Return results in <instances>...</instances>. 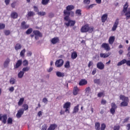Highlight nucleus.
I'll use <instances>...</instances> for the list:
<instances>
[{"label":"nucleus","instance_id":"f257e3e1","mask_svg":"<svg viewBox=\"0 0 130 130\" xmlns=\"http://www.w3.org/2000/svg\"><path fill=\"white\" fill-rule=\"evenodd\" d=\"M75 9L74 5H68L66 10L63 11L64 21H68L70 17H75V12L73 10Z\"/></svg>","mask_w":130,"mask_h":130},{"label":"nucleus","instance_id":"f03ea898","mask_svg":"<svg viewBox=\"0 0 130 130\" xmlns=\"http://www.w3.org/2000/svg\"><path fill=\"white\" fill-rule=\"evenodd\" d=\"M120 99L123 101L120 104L121 107H126V106H128V102H129L128 97L125 96L124 95H120Z\"/></svg>","mask_w":130,"mask_h":130},{"label":"nucleus","instance_id":"7ed1b4c3","mask_svg":"<svg viewBox=\"0 0 130 130\" xmlns=\"http://www.w3.org/2000/svg\"><path fill=\"white\" fill-rule=\"evenodd\" d=\"M94 27H90L88 24L83 25L80 29V31L82 33H87V32H89V33H92Z\"/></svg>","mask_w":130,"mask_h":130},{"label":"nucleus","instance_id":"20e7f679","mask_svg":"<svg viewBox=\"0 0 130 130\" xmlns=\"http://www.w3.org/2000/svg\"><path fill=\"white\" fill-rule=\"evenodd\" d=\"M128 8V3L126 2L125 4L123 6V9L122 12L125 13V16H126V19L128 20L130 19V7Z\"/></svg>","mask_w":130,"mask_h":130},{"label":"nucleus","instance_id":"39448f33","mask_svg":"<svg viewBox=\"0 0 130 130\" xmlns=\"http://www.w3.org/2000/svg\"><path fill=\"white\" fill-rule=\"evenodd\" d=\"M32 33L33 34L30 35V37L33 38V37L35 36V39L36 40H38V39H39V37L41 38L43 36L42 33H41L40 31L38 30H33Z\"/></svg>","mask_w":130,"mask_h":130},{"label":"nucleus","instance_id":"423d86ee","mask_svg":"<svg viewBox=\"0 0 130 130\" xmlns=\"http://www.w3.org/2000/svg\"><path fill=\"white\" fill-rule=\"evenodd\" d=\"M66 22H65L64 23V25H66V26H67V27H74V26H75V25L76 24V20H72L70 19V17L69 19H68V20H65Z\"/></svg>","mask_w":130,"mask_h":130},{"label":"nucleus","instance_id":"0eeeda50","mask_svg":"<svg viewBox=\"0 0 130 130\" xmlns=\"http://www.w3.org/2000/svg\"><path fill=\"white\" fill-rule=\"evenodd\" d=\"M7 120H8V115L7 114H0V121H2L4 124L7 123Z\"/></svg>","mask_w":130,"mask_h":130},{"label":"nucleus","instance_id":"6e6552de","mask_svg":"<svg viewBox=\"0 0 130 130\" xmlns=\"http://www.w3.org/2000/svg\"><path fill=\"white\" fill-rule=\"evenodd\" d=\"M71 102H67L63 106V108L65 109V112L70 113V109H71Z\"/></svg>","mask_w":130,"mask_h":130},{"label":"nucleus","instance_id":"1a4fd4ad","mask_svg":"<svg viewBox=\"0 0 130 130\" xmlns=\"http://www.w3.org/2000/svg\"><path fill=\"white\" fill-rule=\"evenodd\" d=\"M63 63H64L63 60L62 59H59L56 60L55 66L56 68H61V67L63 66Z\"/></svg>","mask_w":130,"mask_h":130},{"label":"nucleus","instance_id":"9d476101","mask_svg":"<svg viewBox=\"0 0 130 130\" xmlns=\"http://www.w3.org/2000/svg\"><path fill=\"white\" fill-rule=\"evenodd\" d=\"M117 109V106L115 104V103H111V108L110 110V113L114 115L115 113V110Z\"/></svg>","mask_w":130,"mask_h":130},{"label":"nucleus","instance_id":"9b49d317","mask_svg":"<svg viewBox=\"0 0 130 130\" xmlns=\"http://www.w3.org/2000/svg\"><path fill=\"white\" fill-rule=\"evenodd\" d=\"M124 63H126L128 67H130V60H126L125 59H122L117 63V66L118 67H120V66H122V64H124Z\"/></svg>","mask_w":130,"mask_h":130},{"label":"nucleus","instance_id":"f8f14e48","mask_svg":"<svg viewBox=\"0 0 130 130\" xmlns=\"http://www.w3.org/2000/svg\"><path fill=\"white\" fill-rule=\"evenodd\" d=\"M102 48H104L106 51H109L110 50V46L109 44L106 43H103L101 45Z\"/></svg>","mask_w":130,"mask_h":130},{"label":"nucleus","instance_id":"ddd939ff","mask_svg":"<svg viewBox=\"0 0 130 130\" xmlns=\"http://www.w3.org/2000/svg\"><path fill=\"white\" fill-rule=\"evenodd\" d=\"M110 55H111V52L101 53L100 54V56L101 58H107V57H109Z\"/></svg>","mask_w":130,"mask_h":130},{"label":"nucleus","instance_id":"4468645a","mask_svg":"<svg viewBox=\"0 0 130 130\" xmlns=\"http://www.w3.org/2000/svg\"><path fill=\"white\" fill-rule=\"evenodd\" d=\"M29 26L28 24H26L25 21H22L20 24V29L22 30H26V29H28Z\"/></svg>","mask_w":130,"mask_h":130},{"label":"nucleus","instance_id":"2eb2a0df","mask_svg":"<svg viewBox=\"0 0 130 130\" xmlns=\"http://www.w3.org/2000/svg\"><path fill=\"white\" fill-rule=\"evenodd\" d=\"M119 24V19L118 18L116 19L114 25L112 28V31H115L116 29L117 28V27Z\"/></svg>","mask_w":130,"mask_h":130},{"label":"nucleus","instance_id":"dca6fc26","mask_svg":"<svg viewBox=\"0 0 130 130\" xmlns=\"http://www.w3.org/2000/svg\"><path fill=\"white\" fill-rule=\"evenodd\" d=\"M96 68L99 69V70H104V68H105V65H104V63H103V62L100 61L97 63Z\"/></svg>","mask_w":130,"mask_h":130},{"label":"nucleus","instance_id":"f3484780","mask_svg":"<svg viewBox=\"0 0 130 130\" xmlns=\"http://www.w3.org/2000/svg\"><path fill=\"white\" fill-rule=\"evenodd\" d=\"M23 114H24V110L23 109V108H21L18 111L16 114V117L17 118H21Z\"/></svg>","mask_w":130,"mask_h":130},{"label":"nucleus","instance_id":"a211bd4d","mask_svg":"<svg viewBox=\"0 0 130 130\" xmlns=\"http://www.w3.org/2000/svg\"><path fill=\"white\" fill-rule=\"evenodd\" d=\"M52 44H56V43H59V38L54 37L52 38L51 40Z\"/></svg>","mask_w":130,"mask_h":130},{"label":"nucleus","instance_id":"6ab92c4d","mask_svg":"<svg viewBox=\"0 0 130 130\" xmlns=\"http://www.w3.org/2000/svg\"><path fill=\"white\" fill-rule=\"evenodd\" d=\"M22 59L17 60L15 65H14V69H19L21 66H22Z\"/></svg>","mask_w":130,"mask_h":130},{"label":"nucleus","instance_id":"aec40b11","mask_svg":"<svg viewBox=\"0 0 130 130\" xmlns=\"http://www.w3.org/2000/svg\"><path fill=\"white\" fill-rule=\"evenodd\" d=\"M88 84V81L85 79H81L79 82V86H85Z\"/></svg>","mask_w":130,"mask_h":130},{"label":"nucleus","instance_id":"412c9836","mask_svg":"<svg viewBox=\"0 0 130 130\" xmlns=\"http://www.w3.org/2000/svg\"><path fill=\"white\" fill-rule=\"evenodd\" d=\"M79 91L80 89H79L78 86L74 87L73 89V95H74V96H76V95H78V94H79Z\"/></svg>","mask_w":130,"mask_h":130},{"label":"nucleus","instance_id":"4be33fe9","mask_svg":"<svg viewBox=\"0 0 130 130\" xmlns=\"http://www.w3.org/2000/svg\"><path fill=\"white\" fill-rule=\"evenodd\" d=\"M115 41V37L114 36H111L109 39V44H110V45H112Z\"/></svg>","mask_w":130,"mask_h":130},{"label":"nucleus","instance_id":"5701e85b","mask_svg":"<svg viewBox=\"0 0 130 130\" xmlns=\"http://www.w3.org/2000/svg\"><path fill=\"white\" fill-rule=\"evenodd\" d=\"M56 127H57V125L56 124H51L48 128V130H55Z\"/></svg>","mask_w":130,"mask_h":130},{"label":"nucleus","instance_id":"b1692460","mask_svg":"<svg viewBox=\"0 0 130 130\" xmlns=\"http://www.w3.org/2000/svg\"><path fill=\"white\" fill-rule=\"evenodd\" d=\"M108 17V14H105L103 15L101 18L102 23H105V22H106V20H107Z\"/></svg>","mask_w":130,"mask_h":130},{"label":"nucleus","instance_id":"393cba45","mask_svg":"<svg viewBox=\"0 0 130 130\" xmlns=\"http://www.w3.org/2000/svg\"><path fill=\"white\" fill-rule=\"evenodd\" d=\"M56 75L57 77H58L59 78H63L65 76L64 73L60 72L59 71L56 72Z\"/></svg>","mask_w":130,"mask_h":130},{"label":"nucleus","instance_id":"a878e982","mask_svg":"<svg viewBox=\"0 0 130 130\" xmlns=\"http://www.w3.org/2000/svg\"><path fill=\"white\" fill-rule=\"evenodd\" d=\"M14 48L16 51H18V50H20V49L22 48V45H21V44L17 43L15 45Z\"/></svg>","mask_w":130,"mask_h":130},{"label":"nucleus","instance_id":"bb28decb","mask_svg":"<svg viewBox=\"0 0 130 130\" xmlns=\"http://www.w3.org/2000/svg\"><path fill=\"white\" fill-rule=\"evenodd\" d=\"M11 17L12 19H17L18 18V13L16 12H13L11 13Z\"/></svg>","mask_w":130,"mask_h":130},{"label":"nucleus","instance_id":"cd10ccee","mask_svg":"<svg viewBox=\"0 0 130 130\" xmlns=\"http://www.w3.org/2000/svg\"><path fill=\"white\" fill-rule=\"evenodd\" d=\"M77 57H78V53H77V52L74 51L72 52L71 54V58L72 59H76Z\"/></svg>","mask_w":130,"mask_h":130},{"label":"nucleus","instance_id":"c85d7f7f","mask_svg":"<svg viewBox=\"0 0 130 130\" xmlns=\"http://www.w3.org/2000/svg\"><path fill=\"white\" fill-rule=\"evenodd\" d=\"M80 106V105H77L75 107H74L73 113H77V112H79V107Z\"/></svg>","mask_w":130,"mask_h":130},{"label":"nucleus","instance_id":"c756f323","mask_svg":"<svg viewBox=\"0 0 130 130\" xmlns=\"http://www.w3.org/2000/svg\"><path fill=\"white\" fill-rule=\"evenodd\" d=\"M94 6H96V4H92L90 5L89 6H88V5L85 6V8L87 10H90V9H93V8H94Z\"/></svg>","mask_w":130,"mask_h":130},{"label":"nucleus","instance_id":"7c9ffc66","mask_svg":"<svg viewBox=\"0 0 130 130\" xmlns=\"http://www.w3.org/2000/svg\"><path fill=\"white\" fill-rule=\"evenodd\" d=\"M9 63H10V59L8 58L4 62V68H7V67H8V66L9 65Z\"/></svg>","mask_w":130,"mask_h":130},{"label":"nucleus","instance_id":"2f4dec72","mask_svg":"<svg viewBox=\"0 0 130 130\" xmlns=\"http://www.w3.org/2000/svg\"><path fill=\"white\" fill-rule=\"evenodd\" d=\"M26 53V49H23L21 51L20 53V55L21 57H25V53Z\"/></svg>","mask_w":130,"mask_h":130},{"label":"nucleus","instance_id":"473e14b6","mask_svg":"<svg viewBox=\"0 0 130 130\" xmlns=\"http://www.w3.org/2000/svg\"><path fill=\"white\" fill-rule=\"evenodd\" d=\"M22 107L23 108V109H22L23 110V112L26 111V110H28V109H29V106H28V105H27V104H24L22 105Z\"/></svg>","mask_w":130,"mask_h":130},{"label":"nucleus","instance_id":"72a5a7b5","mask_svg":"<svg viewBox=\"0 0 130 130\" xmlns=\"http://www.w3.org/2000/svg\"><path fill=\"white\" fill-rule=\"evenodd\" d=\"M24 74H25V73L22 71H20L19 73L18 74V78L19 79H22V78H23V77H24Z\"/></svg>","mask_w":130,"mask_h":130},{"label":"nucleus","instance_id":"f704fd0d","mask_svg":"<svg viewBox=\"0 0 130 130\" xmlns=\"http://www.w3.org/2000/svg\"><path fill=\"white\" fill-rule=\"evenodd\" d=\"M29 71H30V67L25 66V67L22 69V71L24 73H26V72H29Z\"/></svg>","mask_w":130,"mask_h":130},{"label":"nucleus","instance_id":"c9c22d12","mask_svg":"<svg viewBox=\"0 0 130 130\" xmlns=\"http://www.w3.org/2000/svg\"><path fill=\"white\" fill-rule=\"evenodd\" d=\"M24 98H21L20 99L18 103V105L19 106H21V105H23V103H24Z\"/></svg>","mask_w":130,"mask_h":130},{"label":"nucleus","instance_id":"e433bc0d","mask_svg":"<svg viewBox=\"0 0 130 130\" xmlns=\"http://www.w3.org/2000/svg\"><path fill=\"white\" fill-rule=\"evenodd\" d=\"M94 127L96 130H100V123L95 122Z\"/></svg>","mask_w":130,"mask_h":130},{"label":"nucleus","instance_id":"4c0bfd02","mask_svg":"<svg viewBox=\"0 0 130 130\" xmlns=\"http://www.w3.org/2000/svg\"><path fill=\"white\" fill-rule=\"evenodd\" d=\"M75 14L77 15V16H82V10L77 9L75 12Z\"/></svg>","mask_w":130,"mask_h":130},{"label":"nucleus","instance_id":"58836bf2","mask_svg":"<svg viewBox=\"0 0 130 130\" xmlns=\"http://www.w3.org/2000/svg\"><path fill=\"white\" fill-rule=\"evenodd\" d=\"M27 16L28 17H33V16H35V13H34L33 11H29L27 12Z\"/></svg>","mask_w":130,"mask_h":130},{"label":"nucleus","instance_id":"ea45409f","mask_svg":"<svg viewBox=\"0 0 130 130\" xmlns=\"http://www.w3.org/2000/svg\"><path fill=\"white\" fill-rule=\"evenodd\" d=\"M71 67V65L70 64V61H67L64 64V68L66 69H69Z\"/></svg>","mask_w":130,"mask_h":130},{"label":"nucleus","instance_id":"a19ab883","mask_svg":"<svg viewBox=\"0 0 130 130\" xmlns=\"http://www.w3.org/2000/svg\"><path fill=\"white\" fill-rule=\"evenodd\" d=\"M7 123L8 124H13V118L11 117L7 118Z\"/></svg>","mask_w":130,"mask_h":130},{"label":"nucleus","instance_id":"79ce46f5","mask_svg":"<svg viewBox=\"0 0 130 130\" xmlns=\"http://www.w3.org/2000/svg\"><path fill=\"white\" fill-rule=\"evenodd\" d=\"M49 1L50 0H42V4L43 5V6H46L47 5H48V3H49Z\"/></svg>","mask_w":130,"mask_h":130},{"label":"nucleus","instance_id":"37998d69","mask_svg":"<svg viewBox=\"0 0 130 130\" xmlns=\"http://www.w3.org/2000/svg\"><path fill=\"white\" fill-rule=\"evenodd\" d=\"M22 64L23 67H28V64H29V62L27 60H24L22 61Z\"/></svg>","mask_w":130,"mask_h":130},{"label":"nucleus","instance_id":"c03bdc74","mask_svg":"<svg viewBox=\"0 0 130 130\" xmlns=\"http://www.w3.org/2000/svg\"><path fill=\"white\" fill-rule=\"evenodd\" d=\"M32 32H33V29H32V28H29L26 31V34L29 35V34H31Z\"/></svg>","mask_w":130,"mask_h":130},{"label":"nucleus","instance_id":"a18cd8bd","mask_svg":"<svg viewBox=\"0 0 130 130\" xmlns=\"http://www.w3.org/2000/svg\"><path fill=\"white\" fill-rule=\"evenodd\" d=\"M105 128H106V124H105L104 123H103L101 125L100 130H105Z\"/></svg>","mask_w":130,"mask_h":130},{"label":"nucleus","instance_id":"49530a36","mask_svg":"<svg viewBox=\"0 0 130 130\" xmlns=\"http://www.w3.org/2000/svg\"><path fill=\"white\" fill-rule=\"evenodd\" d=\"M85 93L86 94H89L90 92H91V87H87L85 89Z\"/></svg>","mask_w":130,"mask_h":130},{"label":"nucleus","instance_id":"de8ad7c7","mask_svg":"<svg viewBox=\"0 0 130 130\" xmlns=\"http://www.w3.org/2000/svg\"><path fill=\"white\" fill-rule=\"evenodd\" d=\"M90 3H91V0H84L83 2V5H90Z\"/></svg>","mask_w":130,"mask_h":130},{"label":"nucleus","instance_id":"09e8293b","mask_svg":"<svg viewBox=\"0 0 130 130\" xmlns=\"http://www.w3.org/2000/svg\"><path fill=\"white\" fill-rule=\"evenodd\" d=\"M10 83L11 84V85H14V84L16 83V79H15L14 78H11L10 79Z\"/></svg>","mask_w":130,"mask_h":130},{"label":"nucleus","instance_id":"8fccbe9b","mask_svg":"<svg viewBox=\"0 0 130 130\" xmlns=\"http://www.w3.org/2000/svg\"><path fill=\"white\" fill-rule=\"evenodd\" d=\"M4 34L6 36H9L11 34V31L10 30H5L4 31Z\"/></svg>","mask_w":130,"mask_h":130},{"label":"nucleus","instance_id":"3c124183","mask_svg":"<svg viewBox=\"0 0 130 130\" xmlns=\"http://www.w3.org/2000/svg\"><path fill=\"white\" fill-rule=\"evenodd\" d=\"M38 15L39 16H45L46 13L45 12H38Z\"/></svg>","mask_w":130,"mask_h":130},{"label":"nucleus","instance_id":"603ef678","mask_svg":"<svg viewBox=\"0 0 130 130\" xmlns=\"http://www.w3.org/2000/svg\"><path fill=\"white\" fill-rule=\"evenodd\" d=\"M94 84H97L98 85H100V82H101V81L100 80V79H94L93 81Z\"/></svg>","mask_w":130,"mask_h":130},{"label":"nucleus","instance_id":"864d4df0","mask_svg":"<svg viewBox=\"0 0 130 130\" xmlns=\"http://www.w3.org/2000/svg\"><path fill=\"white\" fill-rule=\"evenodd\" d=\"M6 28V25L4 23H0V30L5 29Z\"/></svg>","mask_w":130,"mask_h":130},{"label":"nucleus","instance_id":"5fc2aeb1","mask_svg":"<svg viewBox=\"0 0 130 130\" xmlns=\"http://www.w3.org/2000/svg\"><path fill=\"white\" fill-rule=\"evenodd\" d=\"M17 4L16 2H13L12 4H11V7L13 9H15V8L16 7V4Z\"/></svg>","mask_w":130,"mask_h":130},{"label":"nucleus","instance_id":"6e6d98bb","mask_svg":"<svg viewBox=\"0 0 130 130\" xmlns=\"http://www.w3.org/2000/svg\"><path fill=\"white\" fill-rule=\"evenodd\" d=\"M120 129V126L118 125H115L114 126V129L113 130H119Z\"/></svg>","mask_w":130,"mask_h":130},{"label":"nucleus","instance_id":"4d7b16f0","mask_svg":"<svg viewBox=\"0 0 130 130\" xmlns=\"http://www.w3.org/2000/svg\"><path fill=\"white\" fill-rule=\"evenodd\" d=\"M104 92H100L98 93V97H99L100 98H101V97L102 96H104Z\"/></svg>","mask_w":130,"mask_h":130},{"label":"nucleus","instance_id":"13d9d810","mask_svg":"<svg viewBox=\"0 0 130 130\" xmlns=\"http://www.w3.org/2000/svg\"><path fill=\"white\" fill-rule=\"evenodd\" d=\"M43 102L46 104H47V102H48L47 98H44V99H43Z\"/></svg>","mask_w":130,"mask_h":130},{"label":"nucleus","instance_id":"bf43d9fd","mask_svg":"<svg viewBox=\"0 0 130 130\" xmlns=\"http://www.w3.org/2000/svg\"><path fill=\"white\" fill-rule=\"evenodd\" d=\"M129 120V117H127L126 118H125L123 120V123H125V122H127Z\"/></svg>","mask_w":130,"mask_h":130},{"label":"nucleus","instance_id":"052dcab7","mask_svg":"<svg viewBox=\"0 0 130 130\" xmlns=\"http://www.w3.org/2000/svg\"><path fill=\"white\" fill-rule=\"evenodd\" d=\"M107 102L106 100L103 99L101 101V104H102V105H105V104H106Z\"/></svg>","mask_w":130,"mask_h":130},{"label":"nucleus","instance_id":"680f3d73","mask_svg":"<svg viewBox=\"0 0 130 130\" xmlns=\"http://www.w3.org/2000/svg\"><path fill=\"white\" fill-rule=\"evenodd\" d=\"M15 90V88H14L13 86H12L9 88V91L11 92V93L14 92V90Z\"/></svg>","mask_w":130,"mask_h":130},{"label":"nucleus","instance_id":"e2e57ef3","mask_svg":"<svg viewBox=\"0 0 130 130\" xmlns=\"http://www.w3.org/2000/svg\"><path fill=\"white\" fill-rule=\"evenodd\" d=\"M92 66H93V61H90L88 63V67L91 68Z\"/></svg>","mask_w":130,"mask_h":130},{"label":"nucleus","instance_id":"0e129e2a","mask_svg":"<svg viewBox=\"0 0 130 130\" xmlns=\"http://www.w3.org/2000/svg\"><path fill=\"white\" fill-rule=\"evenodd\" d=\"M10 2H11V0H5V3L6 6H8V5H10Z\"/></svg>","mask_w":130,"mask_h":130},{"label":"nucleus","instance_id":"69168bd1","mask_svg":"<svg viewBox=\"0 0 130 130\" xmlns=\"http://www.w3.org/2000/svg\"><path fill=\"white\" fill-rule=\"evenodd\" d=\"M34 9L35 12H38V13L39 12V10L38 9V8H37V7H36V6H34Z\"/></svg>","mask_w":130,"mask_h":130},{"label":"nucleus","instance_id":"338daca9","mask_svg":"<svg viewBox=\"0 0 130 130\" xmlns=\"http://www.w3.org/2000/svg\"><path fill=\"white\" fill-rule=\"evenodd\" d=\"M54 17V14L52 13H50L49 14V18H53Z\"/></svg>","mask_w":130,"mask_h":130},{"label":"nucleus","instance_id":"774afa93","mask_svg":"<svg viewBox=\"0 0 130 130\" xmlns=\"http://www.w3.org/2000/svg\"><path fill=\"white\" fill-rule=\"evenodd\" d=\"M127 50L128 51L127 53V56H128V57H130V46L128 47Z\"/></svg>","mask_w":130,"mask_h":130}]
</instances>
